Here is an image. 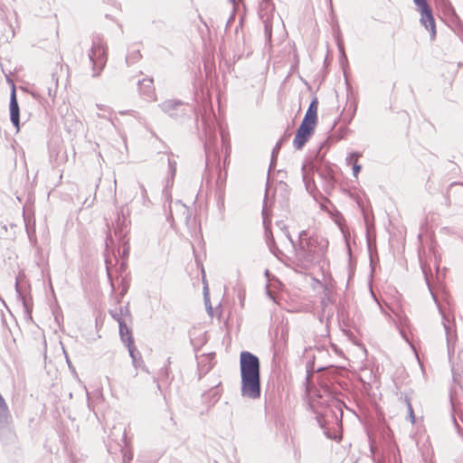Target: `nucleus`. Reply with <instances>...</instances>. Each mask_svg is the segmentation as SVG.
<instances>
[{"label":"nucleus","instance_id":"nucleus-1","mask_svg":"<svg viewBox=\"0 0 463 463\" xmlns=\"http://www.w3.org/2000/svg\"><path fill=\"white\" fill-rule=\"evenodd\" d=\"M241 376V395L249 399L260 396V365L259 358L250 352H241L240 355Z\"/></svg>","mask_w":463,"mask_h":463},{"label":"nucleus","instance_id":"nucleus-2","mask_svg":"<svg viewBox=\"0 0 463 463\" xmlns=\"http://www.w3.org/2000/svg\"><path fill=\"white\" fill-rule=\"evenodd\" d=\"M317 110L318 101L315 99L311 101L300 126L297 129L293 140V146L296 149L300 150L314 134L318 121Z\"/></svg>","mask_w":463,"mask_h":463},{"label":"nucleus","instance_id":"nucleus-3","mask_svg":"<svg viewBox=\"0 0 463 463\" xmlns=\"http://www.w3.org/2000/svg\"><path fill=\"white\" fill-rule=\"evenodd\" d=\"M90 58L93 63L94 75H99L108 59L107 45L101 38L97 37L93 40Z\"/></svg>","mask_w":463,"mask_h":463},{"label":"nucleus","instance_id":"nucleus-4","mask_svg":"<svg viewBox=\"0 0 463 463\" xmlns=\"http://www.w3.org/2000/svg\"><path fill=\"white\" fill-rule=\"evenodd\" d=\"M420 14L421 24L430 32L431 39L436 36V24L432 10L426 0H413Z\"/></svg>","mask_w":463,"mask_h":463},{"label":"nucleus","instance_id":"nucleus-5","mask_svg":"<svg viewBox=\"0 0 463 463\" xmlns=\"http://www.w3.org/2000/svg\"><path fill=\"white\" fill-rule=\"evenodd\" d=\"M12 416L9 408L0 394V433L11 429Z\"/></svg>","mask_w":463,"mask_h":463},{"label":"nucleus","instance_id":"nucleus-6","mask_svg":"<svg viewBox=\"0 0 463 463\" xmlns=\"http://www.w3.org/2000/svg\"><path fill=\"white\" fill-rule=\"evenodd\" d=\"M162 110L172 118L182 115L184 103L175 99L165 100L161 104Z\"/></svg>","mask_w":463,"mask_h":463},{"label":"nucleus","instance_id":"nucleus-7","mask_svg":"<svg viewBox=\"0 0 463 463\" xmlns=\"http://www.w3.org/2000/svg\"><path fill=\"white\" fill-rule=\"evenodd\" d=\"M10 119L13 125L15 127L16 131L20 129V109L16 99L15 88L13 86V90L10 97Z\"/></svg>","mask_w":463,"mask_h":463},{"label":"nucleus","instance_id":"nucleus-8","mask_svg":"<svg viewBox=\"0 0 463 463\" xmlns=\"http://www.w3.org/2000/svg\"><path fill=\"white\" fill-rule=\"evenodd\" d=\"M119 334H120L122 341L124 343H126L130 355L133 358H135V356H134V349H135L134 339L132 337L129 328L128 327V326L126 324H124V323L119 324Z\"/></svg>","mask_w":463,"mask_h":463},{"label":"nucleus","instance_id":"nucleus-9","mask_svg":"<svg viewBox=\"0 0 463 463\" xmlns=\"http://www.w3.org/2000/svg\"><path fill=\"white\" fill-rule=\"evenodd\" d=\"M362 156V154L358 153V152H354L350 155L349 158H348V161H349V164L352 165L353 166V172H354V175L357 178L358 176V174L360 173L361 171V165H359L358 161H359V158Z\"/></svg>","mask_w":463,"mask_h":463},{"label":"nucleus","instance_id":"nucleus-10","mask_svg":"<svg viewBox=\"0 0 463 463\" xmlns=\"http://www.w3.org/2000/svg\"><path fill=\"white\" fill-rule=\"evenodd\" d=\"M146 86L148 89L147 94L153 99H156V92H155V87L153 84L152 79H144L140 82V89L142 90L143 87Z\"/></svg>","mask_w":463,"mask_h":463}]
</instances>
